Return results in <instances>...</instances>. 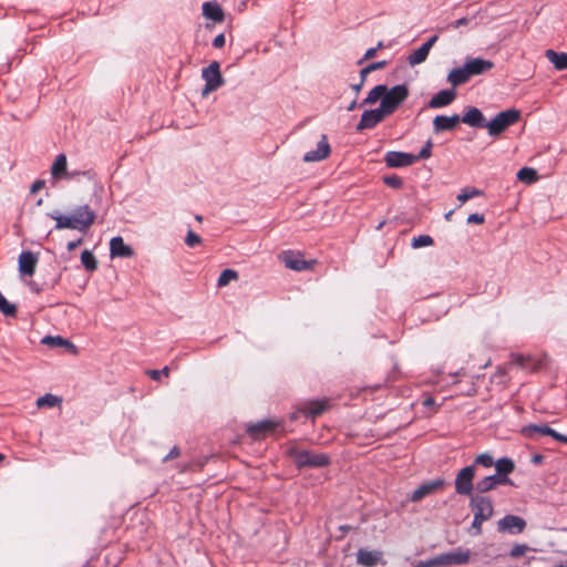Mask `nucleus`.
I'll return each instance as SVG.
<instances>
[{
  "instance_id": "obj_59",
  "label": "nucleus",
  "mask_w": 567,
  "mask_h": 567,
  "mask_svg": "<svg viewBox=\"0 0 567 567\" xmlns=\"http://www.w3.org/2000/svg\"><path fill=\"white\" fill-rule=\"evenodd\" d=\"M424 408H433L435 405V400L432 396L424 398L422 402Z\"/></svg>"
},
{
  "instance_id": "obj_49",
  "label": "nucleus",
  "mask_w": 567,
  "mask_h": 567,
  "mask_svg": "<svg viewBox=\"0 0 567 567\" xmlns=\"http://www.w3.org/2000/svg\"><path fill=\"white\" fill-rule=\"evenodd\" d=\"M548 436H551L554 440L567 444V436L563 435L558 432H556L554 429L550 427V433L547 434Z\"/></svg>"
},
{
  "instance_id": "obj_26",
  "label": "nucleus",
  "mask_w": 567,
  "mask_h": 567,
  "mask_svg": "<svg viewBox=\"0 0 567 567\" xmlns=\"http://www.w3.org/2000/svg\"><path fill=\"white\" fill-rule=\"evenodd\" d=\"M203 14L205 18L220 23L225 19L221 7L216 1H208L203 4Z\"/></svg>"
},
{
  "instance_id": "obj_52",
  "label": "nucleus",
  "mask_w": 567,
  "mask_h": 567,
  "mask_svg": "<svg viewBox=\"0 0 567 567\" xmlns=\"http://www.w3.org/2000/svg\"><path fill=\"white\" fill-rule=\"evenodd\" d=\"M181 455V450L177 446H174L169 453L163 458V462H167L168 460L176 458Z\"/></svg>"
},
{
  "instance_id": "obj_8",
  "label": "nucleus",
  "mask_w": 567,
  "mask_h": 567,
  "mask_svg": "<svg viewBox=\"0 0 567 567\" xmlns=\"http://www.w3.org/2000/svg\"><path fill=\"white\" fill-rule=\"evenodd\" d=\"M526 525V520L520 516L508 514L497 522V529L501 533L516 535L523 533Z\"/></svg>"
},
{
  "instance_id": "obj_38",
  "label": "nucleus",
  "mask_w": 567,
  "mask_h": 567,
  "mask_svg": "<svg viewBox=\"0 0 567 567\" xmlns=\"http://www.w3.org/2000/svg\"><path fill=\"white\" fill-rule=\"evenodd\" d=\"M42 343L51 346V347H73V344L68 341L66 339H63L62 337H51L47 336L42 339Z\"/></svg>"
},
{
  "instance_id": "obj_53",
  "label": "nucleus",
  "mask_w": 567,
  "mask_h": 567,
  "mask_svg": "<svg viewBox=\"0 0 567 567\" xmlns=\"http://www.w3.org/2000/svg\"><path fill=\"white\" fill-rule=\"evenodd\" d=\"M468 22H470V20L467 18L463 17V18H460V19L455 20L454 22H452L450 24V27H452L453 29H458L463 25H467Z\"/></svg>"
},
{
  "instance_id": "obj_20",
  "label": "nucleus",
  "mask_w": 567,
  "mask_h": 567,
  "mask_svg": "<svg viewBox=\"0 0 567 567\" xmlns=\"http://www.w3.org/2000/svg\"><path fill=\"white\" fill-rule=\"evenodd\" d=\"M461 121L472 127H486L487 123L481 110L475 106L467 107Z\"/></svg>"
},
{
  "instance_id": "obj_50",
  "label": "nucleus",
  "mask_w": 567,
  "mask_h": 567,
  "mask_svg": "<svg viewBox=\"0 0 567 567\" xmlns=\"http://www.w3.org/2000/svg\"><path fill=\"white\" fill-rule=\"evenodd\" d=\"M375 54H377V49H374V48H370V49H368V50L365 51V53H364L363 58H362V59H360V60L358 61V64H362L364 61H367V60H370V59L374 58V56H375Z\"/></svg>"
},
{
  "instance_id": "obj_48",
  "label": "nucleus",
  "mask_w": 567,
  "mask_h": 567,
  "mask_svg": "<svg viewBox=\"0 0 567 567\" xmlns=\"http://www.w3.org/2000/svg\"><path fill=\"white\" fill-rule=\"evenodd\" d=\"M485 221V217L484 215L482 214H477V213H474V214H471L468 217H467V223L468 224H483Z\"/></svg>"
},
{
  "instance_id": "obj_5",
  "label": "nucleus",
  "mask_w": 567,
  "mask_h": 567,
  "mask_svg": "<svg viewBox=\"0 0 567 567\" xmlns=\"http://www.w3.org/2000/svg\"><path fill=\"white\" fill-rule=\"evenodd\" d=\"M475 476L474 465H468L463 467L455 477V492L458 495L472 496L473 489L475 488L473 485V480Z\"/></svg>"
},
{
  "instance_id": "obj_35",
  "label": "nucleus",
  "mask_w": 567,
  "mask_h": 567,
  "mask_svg": "<svg viewBox=\"0 0 567 567\" xmlns=\"http://www.w3.org/2000/svg\"><path fill=\"white\" fill-rule=\"evenodd\" d=\"M61 401H62L61 398H59L54 394H51V393H47L37 400V406L40 409L41 408H53L55 405H59L61 403Z\"/></svg>"
},
{
  "instance_id": "obj_15",
  "label": "nucleus",
  "mask_w": 567,
  "mask_h": 567,
  "mask_svg": "<svg viewBox=\"0 0 567 567\" xmlns=\"http://www.w3.org/2000/svg\"><path fill=\"white\" fill-rule=\"evenodd\" d=\"M328 408L327 401H310L305 403L298 411L291 414L292 420H297L299 414L307 417H316L322 414Z\"/></svg>"
},
{
  "instance_id": "obj_19",
  "label": "nucleus",
  "mask_w": 567,
  "mask_h": 567,
  "mask_svg": "<svg viewBox=\"0 0 567 567\" xmlns=\"http://www.w3.org/2000/svg\"><path fill=\"white\" fill-rule=\"evenodd\" d=\"M456 99L455 89L441 90L436 94H434L429 101V107L431 109H441L450 105Z\"/></svg>"
},
{
  "instance_id": "obj_1",
  "label": "nucleus",
  "mask_w": 567,
  "mask_h": 567,
  "mask_svg": "<svg viewBox=\"0 0 567 567\" xmlns=\"http://www.w3.org/2000/svg\"><path fill=\"white\" fill-rule=\"evenodd\" d=\"M289 456L298 468L303 467H323L330 464V457L324 453H316L308 450L290 447Z\"/></svg>"
},
{
  "instance_id": "obj_55",
  "label": "nucleus",
  "mask_w": 567,
  "mask_h": 567,
  "mask_svg": "<svg viewBox=\"0 0 567 567\" xmlns=\"http://www.w3.org/2000/svg\"><path fill=\"white\" fill-rule=\"evenodd\" d=\"M44 181L42 179H38L35 181L32 185H31V188H30V192L32 194H35L38 193L39 190H41L43 187H44Z\"/></svg>"
},
{
  "instance_id": "obj_33",
  "label": "nucleus",
  "mask_w": 567,
  "mask_h": 567,
  "mask_svg": "<svg viewBox=\"0 0 567 567\" xmlns=\"http://www.w3.org/2000/svg\"><path fill=\"white\" fill-rule=\"evenodd\" d=\"M517 178L523 183L532 184L538 179V175L534 168L523 167L518 171Z\"/></svg>"
},
{
  "instance_id": "obj_7",
  "label": "nucleus",
  "mask_w": 567,
  "mask_h": 567,
  "mask_svg": "<svg viewBox=\"0 0 567 567\" xmlns=\"http://www.w3.org/2000/svg\"><path fill=\"white\" fill-rule=\"evenodd\" d=\"M471 555L468 550L461 548L452 551L444 553L433 558V563L436 567L451 566V565H465L470 561Z\"/></svg>"
},
{
  "instance_id": "obj_62",
  "label": "nucleus",
  "mask_w": 567,
  "mask_h": 567,
  "mask_svg": "<svg viewBox=\"0 0 567 567\" xmlns=\"http://www.w3.org/2000/svg\"><path fill=\"white\" fill-rule=\"evenodd\" d=\"M527 360H528V359H527V358H525V357H523V355H517V357L515 358V362H516V364H517V365H519V367H522V368H526V367H527V365H526Z\"/></svg>"
},
{
  "instance_id": "obj_18",
  "label": "nucleus",
  "mask_w": 567,
  "mask_h": 567,
  "mask_svg": "<svg viewBox=\"0 0 567 567\" xmlns=\"http://www.w3.org/2000/svg\"><path fill=\"white\" fill-rule=\"evenodd\" d=\"M461 122V116L454 114L452 116L446 115H436L433 118V131L439 134L445 131L454 130L457 124Z\"/></svg>"
},
{
  "instance_id": "obj_2",
  "label": "nucleus",
  "mask_w": 567,
  "mask_h": 567,
  "mask_svg": "<svg viewBox=\"0 0 567 567\" xmlns=\"http://www.w3.org/2000/svg\"><path fill=\"white\" fill-rule=\"evenodd\" d=\"M520 118V112L516 109H508L496 114L486 123L487 132L491 136L496 137L505 132L509 126L516 124Z\"/></svg>"
},
{
  "instance_id": "obj_60",
  "label": "nucleus",
  "mask_w": 567,
  "mask_h": 567,
  "mask_svg": "<svg viewBox=\"0 0 567 567\" xmlns=\"http://www.w3.org/2000/svg\"><path fill=\"white\" fill-rule=\"evenodd\" d=\"M437 35H433L426 42H424L423 45L430 51L434 43L437 41Z\"/></svg>"
},
{
  "instance_id": "obj_61",
  "label": "nucleus",
  "mask_w": 567,
  "mask_h": 567,
  "mask_svg": "<svg viewBox=\"0 0 567 567\" xmlns=\"http://www.w3.org/2000/svg\"><path fill=\"white\" fill-rule=\"evenodd\" d=\"M414 567H436V565L433 563L432 558L426 561H419Z\"/></svg>"
},
{
  "instance_id": "obj_3",
  "label": "nucleus",
  "mask_w": 567,
  "mask_h": 567,
  "mask_svg": "<svg viewBox=\"0 0 567 567\" xmlns=\"http://www.w3.org/2000/svg\"><path fill=\"white\" fill-rule=\"evenodd\" d=\"M408 96L409 89L405 84L395 85L390 90L386 89V93L381 100L380 107L382 109L383 113L390 116L398 110V107L406 100Z\"/></svg>"
},
{
  "instance_id": "obj_54",
  "label": "nucleus",
  "mask_w": 567,
  "mask_h": 567,
  "mask_svg": "<svg viewBox=\"0 0 567 567\" xmlns=\"http://www.w3.org/2000/svg\"><path fill=\"white\" fill-rule=\"evenodd\" d=\"M388 64L386 61H378V62H373V63H370L369 65H367L369 68V70L371 72L373 71H377V70H380V69H383L385 68Z\"/></svg>"
},
{
  "instance_id": "obj_23",
  "label": "nucleus",
  "mask_w": 567,
  "mask_h": 567,
  "mask_svg": "<svg viewBox=\"0 0 567 567\" xmlns=\"http://www.w3.org/2000/svg\"><path fill=\"white\" fill-rule=\"evenodd\" d=\"M496 470V476L499 480H506L507 485H513V481L508 477V475L515 470V464L509 457H502L497 460L494 464Z\"/></svg>"
},
{
  "instance_id": "obj_45",
  "label": "nucleus",
  "mask_w": 567,
  "mask_h": 567,
  "mask_svg": "<svg viewBox=\"0 0 567 567\" xmlns=\"http://www.w3.org/2000/svg\"><path fill=\"white\" fill-rule=\"evenodd\" d=\"M433 143L431 140H429L425 145L421 148L417 155H414V157H417L419 159H426L431 156Z\"/></svg>"
},
{
  "instance_id": "obj_13",
  "label": "nucleus",
  "mask_w": 567,
  "mask_h": 567,
  "mask_svg": "<svg viewBox=\"0 0 567 567\" xmlns=\"http://www.w3.org/2000/svg\"><path fill=\"white\" fill-rule=\"evenodd\" d=\"M445 484V481L443 478H436L433 481H427L422 483L417 488L413 491L411 494L410 499L412 502H420L424 497L434 494L436 491L442 488Z\"/></svg>"
},
{
  "instance_id": "obj_28",
  "label": "nucleus",
  "mask_w": 567,
  "mask_h": 567,
  "mask_svg": "<svg viewBox=\"0 0 567 567\" xmlns=\"http://www.w3.org/2000/svg\"><path fill=\"white\" fill-rule=\"evenodd\" d=\"M471 76L463 64L460 68L452 69L447 74V82L454 87L465 84L470 81Z\"/></svg>"
},
{
  "instance_id": "obj_21",
  "label": "nucleus",
  "mask_w": 567,
  "mask_h": 567,
  "mask_svg": "<svg viewBox=\"0 0 567 567\" xmlns=\"http://www.w3.org/2000/svg\"><path fill=\"white\" fill-rule=\"evenodd\" d=\"M51 175L54 179H72L68 172V161L65 154H59L51 166Z\"/></svg>"
},
{
  "instance_id": "obj_43",
  "label": "nucleus",
  "mask_w": 567,
  "mask_h": 567,
  "mask_svg": "<svg viewBox=\"0 0 567 567\" xmlns=\"http://www.w3.org/2000/svg\"><path fill=\"white\" fill-rule=\"evenodd\" d=\"M433 245V238L429 235H420L412 239L413 248H421Z\"/></svg>"
},
{
  "instance_id": "obj_44",
  "label": "nucleus",
  "mask_w": 567,
  "mask_h": 567,
  "mask_svg": "<svg viewBox=\"0 0 567 567\" xmlns=\"http://www.w3.org/2000/svg\"><path fill=\"white\" fill-rule=\"evenodd\" d=\"M528 549H529L528 546L525 544H516L512 547V549L509 551V556L512 558H519V557L524 556Z\"/></svg>"
},
{
  "instance_id": "obj_42",
  "label": "nucleus",
  "mask_w": 567,
  "mask_h": 567,
  "mask_svg": "<svg viewBox=\"0 0 567 567\" xmlns=\"http://www.w3.org/2000/svg\"><path fill=\"white\" fill-rule=\"evenodd\" d=\"M383 183L391 187V188H394V189H400L402 186H403V179L393 174V175H388V176H384L383 177Z\"/></svg>"
},
{
  "instance_id": "obj_63",
  "label": "nucleus",
  "mask_w": 567,
  "mask_h": 567,
  "mask_svg": "<svg viewBox=\"0 0 567 567\" xmlns=\"http://www.w3.org/2000/svg\"><path fill=\"white\" fill-rule=\"evenodd\" d=\"M364 84H361V81L359 80L358 83H353L351 84V89L354 91L355 95H358L361 91V89L363 87Z\"/></svg>"
},
{
  "instance_id": "obj_51",
  "label": "nucleus",
  "mask_w": 567,
  "mask_h": 567,
  "mask_svg": "<svg viewBox=\"0 0 567 567\" xmlns=\"http://www.w3.org/2000/svg\"><path fill=\"white\" fill-rule=\"evenodd\" d=\"M225 45V35L223 33L215 37L213 40V47L216 49H220Z\"/></svg>"
},
{
  "instance_id": "obj_22",
  "label": "nucleus",
  "mask_w": 567,
  "mask_h": 567,
  "mask_svg": "<svg viewBox=\"0 0 567 567\" xmlns=\"http://www.w3.org/2000/svg\"><path fill=\"white\" fill-rule=\"evenodd\" d=\"M110 254L111 257H123L128 258L134 255L133 249L126 245L122 237H113L110 241Z\"/></svg>"
},
{
  "instance_id": "obj_16",
  "label": "nucleus",
  "mask_w": 567,
  "mask_h": 567,
  "mask_svg": "<svg viewBox=\"0 0 567 567\" xmlns=\"http://www.w3.org/2000/svg\"><path fill=\"white\" fill-rule=\"evenodd\" d=\"M464 65L471 78L484 74L494 68V63L491 60L482 58H467Z\"/></svg>"
},
{
  "instance_id": "obj_37",
  "label": "nucleus",
  "mask_w": 567,
  "mask_h": 567,
  "mask_svg": "<svg viewBox=\"0 0 567 567\" xmlns=\"http://www.w3.org/2000/svg\"><path fill=\"white\" fill-rule=\"evenodd\" d=\"M238 278L237 271L233 269H225L221 271V274L218 277L217 286L218 287H225L227 286L231 280H235Z\"/></svg>"
},
{
  "instance_id": "obj_25",
  "label": "nucleus",
  "mask_w": 567,
  "mask_h": 567,
  "mask_svg": "<svg viewBox=\"0 0 567 567\" xmlns=\"http://www.w3.org/2000/svg\"><path fill=\"white\" fill-rule=\"evenodd\" d=\"M382 557V553L379 550H367L360 548L357 553V561L358 564L365 567L375 566Z\"/></svg>"
},
{
  "instance_id": "obj_32",
  "label": "nucleus",
  "mask_w": 567,
  "mask_h": 567,
  "mask_svg": "<svg viewBox=\"0 0 567 567\" xmlns=\"http://www.w3.org/2000/svg\"><path fill=\"white\" fill-rule=\"evenodd\" d=\"M388 86L384 84L375 85L368 93L367 97L363 100L362 105H372L377 103L379 100H382L386 93Z\"/></svg>"
},
{
  "instance_id": "obj_30",
  "label": "nucleus",
  "mask_w": 567,
  "mask_h": 567,
  "mask_svg": "<svg viewBox=\"0 0 567 567\" xmlns=\"http://www.w3.org/2000/svg\"><path fill=\"white\" fill-rule=\"evenodd\" d=\"M550 433V426L547 424H529L522 429V434L528 439H535L536 435H547Z\"/></svg>"
},
{
  "instance_id": "obj_14",
  "label": "nucleus",
  "mask_w": 567,
  "mask_h": 567,
  "mask_svg": "<svg viewBox=\"0 0 567 567\" xmlns=\"http://www.w3.org/2000/svg\"><path fill=\"white\" fill-rule=\"evenodd\" d=\"M331 153V147L328 142L327 135H321L320 141L318 142L317 148L313 151H309L303 155V162H319L327 158Z\"/></svg>"
},
{
  "instance_id": "obj_29",
  "label": "nucleus",
  "mask_w": 567,
  "mask_h": 567,
  "mask_svg": "<svg viewBox=\"0 0 567 567\" xmlns=\"http://www.w3.org/2000/svg\"><path fill=\"white\" fill-rule=\"evenodd\" d=\"M545 56L553 63L556 70L563 71L567 69V53L548 49L545 51Z\"/></svg>"
},
{
  "instance_id": "obj_12",
  "label": "nucleus",
  "mask_w": 567,
  "mask_h": 567,
  "mask_svg": "<svg viewBox=\"0 0 567 567\" xmlns=\"http://www.w3.org/2000/svg\"><path fill=\"white\" fill-rule=\"evenodd\" d=\"M281 259L287 268H289L291 270H296V271H303V270L311 269L315 264L313 260L307 261L301 257L300 254L291 251V250L285 251L281 255Z\"/></svg>"
},
{
  "instance_id": "obj_56",
  "label": "nucleus",
  "mask_w": 567,
  "mask_h": 567,
  "mask_svg": "<svg viewBox=\"0 0 567 567\" xmlns=\"http://www.w3.org/2000/svg\"><path fill=\"white\" fill-rule=\"evenodd\" d=\"M82 243H83V239H82V238H79L78 240L69 241V243H68L66 248H68V250H69V251H72V250H74L76 247H79L80 245H82Z\"/></svg>"
},
{
  "instance_id": "obj_34",
  "label": "nucleus",
  "mask_w": 567,
  "mask_h": 567,
  "mask_svg": "<svg viewBox=\"0 0 567 567\" xmlns=\"http://www.w3.org/2000/svg\"><path fill=\"white\" fill-rule=\"evenodd\" d=\"M429 50L422 44L417 50L409 55V64L416 65L424 62L429 55Z\"/></svg>"
},
{
  "instance_id": "obj_11",
  "label": "nucleus",
  "mask_w": 567,
  "mask_h": 567,
  "mask_svg": "<svg viewBox=\"0 0 567 567\" xmlns=\"http://www.w3.org/2000/svg\"><path fill=\"white\" fill-rule=\"evenodd\" d=\"M72 217L74 218L78 230L82 233H86L89 228L94 224L95 220V213L87 206H79L74 213L72 214Z\"/></svg>"
},
{
  "instance_id": "obj_36",
  "label": "nucleus",
  "mask_w": 567,
  "mask_h": 567,
  "mask_svg": "<svg viewBox=\"0 0 567 567\" xmlns=\"http://www.w3.org/2000/svg\"><path fill=\"white\" fill-rule=\"evenodd\" d=\"M81 262H82L83 267L90 272L96 270V268H97L96 258L90 250L82 251Z\"/></svg>"
},
{
  "instance_id": "obj_6",
  "label": "nucleus",
  "mask_w": 567,
  "mask_h": 567,
  "mask_svg": "<svg viewBox=\"0 0 567 567\" xmlns=\"http://www.w3.org/2000/svg\"><path fill=\"white\" fill-rule=\"evenodd\" d=\"M470 507L472 508L474 516L488 520L494 515L493 502L489 497L483 495L470 496Z\"/></svg>"
},
{
  "instance_id": "obj_4",
  "label": "nucleus",
  "mask_w": 567,
  "mask_h": 567,
  "mask_svg": "<svg viewBox=\"0 0 567 567\" xmlns=\"http://www.w3.org/2000/svg\"><path fill=\"white\" fill-rule=\"evenodd\" d=\"M202 78L205 80V87L202 92L203 96L216 91L225 83L220 72V64L217 61H213L207 68L202 70Z\"/></svg>"
},
{
  "instance_id": "obj_27",
  "label": "nucleus",
  "mask_w": 567,
  "mask_h": 567,
  "mask_svg": "<svg viewBox=\"0 0 567 567\" xmlns=\"http://www.w3.org/2000/svg\"><path fill=\"white\" fill-rule=\"evenodd\" d=\"M276 427V423L271 421H261L247 427V433L255 440H259L265 434L271 432Z\"/></svg>"
},
{
  "instance_id": "obj_46",
  "label": "nucleus",
  "mask_w": 567,
  "mask_h": 567,
  "mask_svg": "<svg viewBox=\"0 0 567 567\" xmlns=\"http://www.w3.org/2000/svg\"><path fill=\"white\" fill-rule=\"evenodd\" d=\"M202 243V239L200 237L194 233L193 230H188L187 235H186V238H185V244L188 246V247H195L197 245H199Z\"/></svg>"
},
{
  "instance_id": "obj_57",
  "label": "nucleus",
  "mask_w": 567,
  "mask_h": 567,
  "mask_svg": "<svg viewBox=\"0 0 567 567\" xmlns=\"http://www.w3.org/2000/svg\"><path fill=\"white\" fill-rule=\"evenodd\" d=\"M371 71L369 70L368 66L363 68L361 71H360V75H359V80L361 81V84H364L365 83V80H367V76L368 74H370Z\"/></svg>"
},
{
  "instance_id": "obj_58",
  "label": "nucleus",
  "mask_w": 567,
  "mask_h": 567,
  "mask_svg": "<svg viewBox=\"0 0 567 567\" xmlns=\"http://www.w3.org/2000/svg\"><path fill=\"white\" fill-rule=\"evenodd\" d=\"M147 374L152 380L158 381L162 377V371L159 370H150L147 371Z\"/></svg>"
},
{
  "instance_id": "obj_31",
  "label": "nucleus",
  "mask_w": 567,
  "mask_h": 567,
  "mask_svg": "<svg viewBox=\"0 0 567 567\" xmlns=\"http://www.w3.org/2000/svg\"><path fill=\"white\" fill-rule=\"evenodd\" d=\"M50 217L55 220V229H75L78 230V227L74 218L71 216L60 215V214H50Z\"/></svg>"
},
{
  "instance_id": "obj_47",
  "label": "nucleus",
  "mask_w": 567,
  "mask_h": 567,
  "mask_svg": "<svg viewBox=\"0 0 567 567\" xmlns=\"http://www.w3.org/2000/svg\"><path fill=\"white\" fill-rule=\"evenodd\" d=\"M485 520L486 519L480 518L477 516L473 517V522H472V526H471V529L473 530V535H480L482 533V524Z\"/></svg>"
},
{
  "instance_id": "obj_9",
  "label": "nucleus",
  "mask_w": 567,
  "mask_h": 567,
  "mask_svg": "<svg viewBox=\"0 0 567 567\" xmlns=\"http://www.w3.org/2000/svg\"><path fill=\"white\" fill-rule=\"evenodd\" d=\"M384 162L390 168L408 167L417 162V157L411 153L390 151L385 153Z\"/></svg>"
},
{
  "instance_id": "obj_24",
  "label": "nucleus",
  "mask_w": 567,
  "mask_h": 567,
  "mask_svg": "<svg viewBox=\"0 0 567 567\" xmlns=\"http://www.w3.org/2000/svg\"><path fill=\"white\" fill-rule=\"evenodd\" d=\"M498 485H507V481L499 480L496 475H488L477 481L475 489L478 495H482L495 489Z\"/></svg>"
},
{
  "instance_id": "obj_41",
  "label": "nucleus",
  "mask_w": 567,
  "mask_h": 567,
  "mask_svg": "<svg viewBox=\"0 0 567 567\" xmlns=\"http://www.w3.org/2000/svg\"><path fill=\"white\" fill-rule=\"evenodd\" d=\"M482 195V190L477 188H464L457 195V199L463 204L471 198L477 197Z\"/></svg>"
},
{
  "instance_id": "obj_39",
  "label": "nucleus",
  "mask_w": 567,
  "mask_h": 567,
  "mask_svg": "<svg viewBox=\"0 0 567 567\" xmlns=\"http://www.w3.org/2000/svg\"><path fill=\"white\" fill-rule=\"evenodd\" d=\"M0 311L7 317H14L17 313V307L10 303L3 295L0 292Z\"/></svg>"
},
{
  "instance_id": "obj_17",
  "label": "nucleus",
  "mask_w": 567,
  "mask_h": 567,
  "mask_svg": "<svg viewBox=\"0 0 567 567\" xmlns=\"http://www.w3.org/2000/svg\"><path fill=\"white\" fill-rule=\"evenodd\" d=\"M19 272L22 276H33L38 265V256L32 251H22L19 256Z\"/></svg>"
},
{
  "instance_id": "obj_40",
  "label": "nucleus",
  "mask_w": 567,
  "mask_h": 567,
  "mask_svg": "<svg viewBox=\"0 0 567 567\" xmlns=\"http://www.w3.org/2000/svg\"><path fill=\"white\" fill-rule=\"evenodd\" d=\"M494 464H495V461L489 453H482L475 457L474 463L472 465H474V467L476 465H481L485 468H489Z\"/></svg>"
},
{
  "instance_id": "obj_64",
  "label": "nucleus",
  "mask_w": 567,
  "mask_h": 567,
  "mask_svg": "<svg viewBox=\"0 0 567 567\" xmlns=\"http://www.w3.org/2000/svg\"><path fill=\"white\" fill-rule=\"evenodd\" d=\"M357 106H358V103H357V97H355V99H353V100L351 101V103L347 106V111L352 112V111H354V110L357 109Z\"/></svg>"
},
{
  "instance_id": "obj_10",
  "label": "nucleus",
  "mask_w": 567,
  "mask_h": 567,
  "mask_svg": "<svg viewBox=\"0 0 567 567\" xmlns=\"http://www.w3.org/2000/svg\"><path fill=\"white\" fill-rule=\"evenodd\" d=\"M388 115L383 113L379 106L374 110H367L362 113L359 123L357 124V131L362 132L364 130H371L381 123Z\"/></svg>"
}]
</instances>
